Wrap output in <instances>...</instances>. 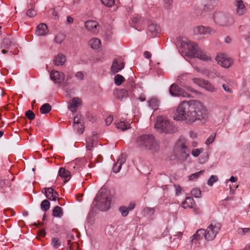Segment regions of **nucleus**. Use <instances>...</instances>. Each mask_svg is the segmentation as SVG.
Returning a JSON list of instances; mask_svg holds the SVG:
<instances>
[{
	"instance_id": "nucleus-1",
	"label": "nucleus",
	"mask_w": 250,
	"mask_h": 250,
	"mask_svg": "<svg viewBox=\"0 0 250 250\" xmlns=\"http://www.w3.org/2000/svg\"><path fill=\"white\" fill-rule=\"evenodd\" d=\"M201 104L197 101L183 102L179 105L177 109V115L174 119L178 121H184L187 123H192L196 121V118L192 114L196 111L202 110Z\"/></svg>"
},
{
	"instance_id": "nucleus-2",
	"label": "nucleus",
	"mask_w": 250,
	"mask_h": 250,
	"mask_svg": "<svg viewBox=\"0 0 250 250\" xmlns=\"http://www.w3.org/2000/svg\"><path fill=\"white\" fill-rule=\"evenodd\" d=\"M137 146L141 150H154L158 149V144L154 136L151 134L139 136L136 140Z\"/></svg>"
},
{
	"instance_id": "nucleus-3",
	"label": "nucleus",
	"mask_w": 250,
	"mask_h": 250,
	"mask_svg": "<svg viewBox=\"0 0 250 250\" xmlns=\"http://www.w3.org/2000/svg\"><path fill=\"white\" fill-rule=\"evenodd\" d=\"M212 19L214 23L221 27H227L232 25L234 22L233 16L229 13L218 11L215 12Z\"/></svg>"
},
{
	"instance_id": "nucleus-4",
	"label": "nucleus",
	"mask_w": 250,
	"mask_h": 250,
	"mask_svg": "<svg viewBox=\"0 0 250 250\" xmlns=\"http://www.w3.org/2000/svg\"><path fill=\"white\" fill-rule=\"evenodd\" d=\"M111 200L110 196L101 191H99L94 199V207L101 211H107L110 208Z\"/></svg>"
},
{
	"instance_id": "nucleus-5",
	"label": "nucleus",
	"mask_w": 250,
	"mask_h": 250,
	"mask_svg": "<svg viewBox=\"0 0 250 250\" xmlns=\"http://www.w3.org/2000/svg\"><path fill=\"white\" fill-rule=\"evenodd\" d=\"M155 127L160 132L173 133L178 131V128L166 118L159 117L155 124Z\"/></svg>"
},
{
	"instance_id": "nucleus-6",
	"label": "nucleus",
	"mask_w": 250,
	"mask_h": 250,
	"mask_svg": "<svg viewBox=\"0 0 250 250\" xmlns=\"http://www.w3.org/2000/svg\"><path fill=\"white\" fill-rule=\"evenodd\" d=\"M176 147L178 151V159L182 161H186L190 152L186 139L182 137H180L177 142Z\"/></svg>"
},
{
	"instance_id": "nucleus-7",
	"label": "nucleus",
	"mask_w": 250,
	"mask_h": 250,
	"mask_svg": "<svg viewBox=\"0 0 250 250\" xmlns=\"http://www.w3.org/2000/svg\"><path fill=\"white\" fill-rule=\"evenodd\" d=\"M188 49L189 54L192 57L197 58L201 60L207 61L210 59V58L208 56L198 47L197 43L191 42H188L187 43Z\"/></svg>"
},
{
	"instance_id": "nucleus-8",
	"label": "nucleus",
	"mask_w": 250,
	"mask_h": 250,
	"mask_svg": "<svg viewBox=\"0 0 250 250\" xmlns=\"http://www.w3.org/2000/svg\"><path fill=\"white\" fill-rule=\"evenodd\" d=\"M221 227V225L220 223L212 221L207 229H205L204 238L208 241L213 240L220 231Z\"/></svg>"
},
{
	"instance_id": "nucleus-9",
	"label": "nucleus",
	"mask_w": 250,
	"mask_h": 250,
	"mask_svg": "<svg viewBox=\"0 0 250 250\" xmlns=\"http://www.w3.org/2000/svg\"><path fill=\"white\" fill-rule=\"evenodd\" d=\"M169 93L172 96L190 97V95L176 84H172L169 88Z\"/></svg>"
},
{
	"instance_id": "nucleus-10",
	"label": "nucleus",
	"mask_w": 250,
	"mask_h": 250,
	"mask_svg": "<svg viewBox=\"0 0 250 250\" xmlns=\"http://www.w3.org/2000/svg\"><path fill=\"white\" fill-rule=\"evenodd\" d=\"M195 35H206L213 34L216 32L215 30L209 27L199 25L195 26L193 29Z\"/></svg>"
},
{
	"instance_id": "nucleus-11",
	"label": "nucleus",
	"mask_w": 250,
	"mask_h": 250,
	"mask_svg": "<svg viewBox=\"0 0 250 250\" xmlns=\"http://www.w3.org/2000/svg\"><path fill=\"white\" fill-rule=\"evenodd\" d=\"M215 60L219 64L226 68L229 67L232 64V61L224 54L217 56Z\"/></svg>"
},
{
	"instance_id": "nucleus-12",
	"label": "nucleus",
	"mask_w": 250,
	"mask_h": 250,
	"mask_svg": "<svg viewBox=\"0 0 250 250\" xmlns=\"http://www.w3.org/2000/svg\"><path fill=\"white\" fill-rule=\"evenodd\" d=\"M198 103L201 104V106L202 107V110L200 109L199 111H196V112H193L192 115L196 117V121L200 120L206 121L208 118V110L201 102L198 101Z\"/></svg>"
},
{
	"instance_id": "nucleus-13",
	"label": "nucleus",
	"mask_w": 250,
	"mask_h": 250,
	"mask_svg": "<svg viewBox=\"0 0 250 250\" xmlns=\"http://www.w3.org/2000/svg\"><path fill=\"white\" fill-rule=\"evenodd\" d=\"M50 77L55 83L61 84L64 80V75L63 73L58 71L52 70L50 74Z\"/></svg>"
},
{
	"instance_id": "nucleus-14",
	"label": "nucleus",
	"mask_w": 250,
	"mask_h": 250,
	"mask_svg": "<svg viewBox=\"0 0 250 250\" xmlns=\"http://www.w3.org/2000/svg\"><path fill=\"white\" fill-rule=\"evenodd\" d=\"M125 155L122 154L118 157L117 162L113 165L112 167L113 171L115 173L119 172L122 168V165L125 162Z\"/></svg>"
},
{
	"instance_id": "nucleus-15",
	"label": "nucleus",
	"mask_w": 250,
	"mask_h": 250,
	"mask_svg": "<svg viewBox=\"0 0 250 250\" xmlns=\"http://www.w3.org/2000/svg\"><path fill=\"white\" fill-rule=\"evenodd\" d=\"M125 67L124 63L122 62L117 59H114L111 67V71L112 73L115 74L121 71Z\"/></svg>"
},
{
	"instance_id": "nucleus-16",
	"label": "nucleus",
	"mask_w": 250,
	"mask_h": 250,
	"mask_svg": "<svg viewBox=\"0 0 250 250\" xmlns=\"http://www.w3.org/2000/svg\"><path fill=\"white\" fill-rule=\"evenodd\" d=\"M45 194L46 197L51 201H56L58 197V194L56 190L52 188H45Z\"/></svg>"
},
{
	"instance_id": "nucleus-17",
	"label": "nucleus",
	"mask_w": 250,
	"mask_h": 250,
	"mask_svg": "<svg viewBox=\"0 0 250 250\" xmlns=\"http://www.w3.org/2000/svg\"><path fill=\"white\" fill-rule=\"evenodd\" d=\"M234 4L236 7V11L238 15H243L246 13V8L242 0H235Z\"/></svg>"
},
{
	"instance_id": "nucleus-18",
	"label": "nucleus",
	"mask_w": 250,
	"mask_h": 250,
	"mask_svg": "<svg viewBox=\"0 0 250 250\" xmlns=\"http://www.w3.org/2000/svg\"><path fill=\"white\" fill-rule=\"evenodd\" d=\"M16 44V42L12 38H6L3 39L2 42L1 43V48L8 49L11 46H15Z\"/></svg>"
},
{
	"instance_id": "nucleus-19",
	"label": "nucleus",
	"mask_w": 250,
	"mask_h": 250,
	"mask_svg": "<svg viewBox=\"0 0 250 250\" xmlns=\"http://www.w3.org/2000/svg\"><path fill=\"white\" fill-rule=\"evenodd\" d=\"M98 23L95 21H88L85 22V27L91 32L95 33L97 31Z\"/></svg>"
},
{
	"instance_id": "nucleus-20",
	"label": "nucleus",
	"mask_w": 250,
	"mask_h": 250,
	"mask_svg": "<svg viewBox=\"0 0 250 250\" xmlns=\"http://www.w3.org/2000/svg\"><path fill=\"white\" fill-rule=\"evenodd\" d=\"M48 32L47 25L45 23H41L38 25L36 30V34L39 36L46 35Z\"/></svg>"
},
{
	"instance_id": "nucleus-21",
	"label": "nucleus",
	"mask_w": 250,
	"mask_h": 250,
	"mask_svg": "<svg viewBox=\"0 0 250 250\" xmlns=\"http://www.w3.org/2000/svg\"><path fill=\"white\" fill-rule=\"evenodd\" d=\"M58 173L59 176L64 179V183L68 182L71 177L70 172L63 167H60Z\"/></svg>"
},
{
	"instance_id": "nucleus-22",
	"label": "nucleus",
	"mask_w": 250,
	"mask_h": 250,
	"mask_svg": "<svg viewBox=\"0 0 250 250\" xmlns=\"http://www.w3.org/2000/svg\"><path fill=\"white\" fill-rule=\"evenodd\" d=\"M81 104V100L77 97H74L72 99V103L68 105V109L72 112H75Z\"/></svg>"
},
{
	"instance_id": "nucleus-23",
	"label": "nucleus",
	"mask_w": 250,
	"mask_h": 250,
	"mask_svg": "<svg viewBox=\"0 0 250 250\" xmlns=\"http://www.w3.org/2000/svg\"><path fill=\"white\" fill-rule=\"evenodd\" d=\"M114 94L116 98L120 101L126 99L128 95L127 90L124 89H117Z\"/></svg>"
},
{
	"instance_id": "nucleus-24",
	"label": "nucleus",
	"mask_w": 250,
	"mask_h": 250,
	"mask_svg": "<svg viewBox=\"0 0 250 250\" xmlns=\"http://www.w3.org/2000/svg\"><path fill=\"white\" fill-rule=\"evenodd\" d=\"M66 62V57L62 54L56 56L54 59V62L56 65H62Z\"/></svg>"
},
{
	"instance_id": "nucleus-25",
	"label": "nucleus",
	"mask_w": 250,
	"mask_h": 250,
	"mask_svg": "<svg viewBox=\"0 0 250 250\" xmlns=\"http://www.w3.org/2000/svg\"><path fill=\"white\" fill-rule=\"evenodd\" d=\"M148 30L152 35H156L160 32V29L156 23L151 22L148 25Z\"/></svg>"
},
{
	"instance_id": "nucleus-26",
	"label": "nucleus",
	"mask_w": 250,
	"mask_h": 250,
	"mask_svg": "<svg viewBox=\"0 0 250 250\" xmlns=\"http://www.w3.org/2000/svg\"><path fill=\"white\" fill-rule=\"evenodd\" d=\"M97 141L95 136L88 137L86 139V147L89 150H91L95 142Z\"/></svg>"
},
{
	"instance_id": "nucleus-27",
	"label": "nucleus",
	"mask_w": 250,
	"mask_h": 250,
	"mask_svg": "<svg viewBox=\"0 0 250 250\" xmlns=\"http://www.w3.org/2000/svg\"><path fill=\"white\" fill-rule=\"evenodd\" d=\"M205 232V230L204 229H201L197 230L196 233L192 236L191 241L193 242V240H199L200 239H202L203 237L204 238Z\"/></svg>"
},
{
	"instance_id": "nucleus-28",
	"label": "nucleus",
	"mask_w": 250,
	"mask_h": 250,
	"mask_svg": "<svg viewBox=\"0 0 250 250\" xmlns=\"http://www.w3.org/2000/svg\"><path fill=\"white\" fill-rule=\"evenodd\" d=\"M63 214L62 208L58 206H55L53 209L52 215L55 217L61 218Z\"/></svg>"
},
{
	"instance_id": "nucleus-29",
	"label": "nucleus",
	"mask_w": 250,
	"mask_h": 250,
	"mask_svg": "<svg viewBox=\"0 0 250 250\" xmlns=\"http://www.w3.org/2000/svg\"><path fill=\"white\" fill-rule=\"evenodd\" d=\"M89 44L93 49H99L101 46V41L97 38H93L89 41Z\"/></svg>"
},
{
	"instance_id": "nucleus-30",
	"label": "nucleus",
	"mask_w": 250,
	"mask_h": 250,
	"mask_svg": "<svg viewBox=\"0 0 250 250\" xmlns=\"http://www.w3.org/2000/svg\"><path fill=\"white\" fill-rule=\"evenodd\" d=\"M148 106L152 109L156 110L159 105V101L155 98H152L147 101Z\"/></svg>"
},
{
	"instance_id": "nucleus-31",
	"label": "nucleus",
	"mask_w": 250,
	"mask_h": 250,
	"mask_svg": "<svg viewBox=\"0 0 250 250\" xmlns=\"http://www.w3.org/2000/svg\"><path fill=\"white\" fill-rule=\"evenodd\" d=\"M193 13L194 14V16L196 18L202 16L203 14L202 6L201 5H195Z\"/></svg>"
},
{
	"instance_id": "nucleus-32",
	"label": "nucleus",
	"mask_w": 250,
	"mask_h": 250,
	"mask_svg": "<svg viewBox=\"0 0 250 250\" xmlns=\"http://www.w3.org/2000/svg\"><path fill=\"white\" fill-rule=\"evenodd\" d=\"M116 127L117 128L123 131H125L131 127L130 124L128 123H126L125 121H121L116 124Z\"/></svg>"
},
{
	"instance_id": "nucleus-33",
	"label": "nucleus",
	"mask_w": 250,
	"mask_h": 250,
	"mask_svg": "<svg viewBox=\"0 0 250 250\" xmlns=\"http://www.w3.org/2000/svg\"><path fill=\"white\" fill-rule=\"evenodd\" d=\"M193 202L194 200L192 197H187L185 201L183 202V207L184 208H192Z\"/></svg>"
},
{
	"instance_id": "nucleus-34",
	"label": "nucleus",
	"mask_w": 250,
	"mask_h": 250,
	"mask_svg": "<svg viewBox=\"0 0 250 250\" xmlns=\"http://www.w3.org/2000/svg\"><path fill=\"white\" fill-rule=\"evenodd\" d=\"M202 73L208 75L209 78L213 79L215 77H221V74L217 71L214 70L212 71L208 72V71H204L201 72Z\"/></svg>"
},
{
	"instance_id": "nucleus-35",
	"label": "nucleus",
	"mask_w": 250,
	"mask_h": 250,
	"mask_svg": "<svg viewBox=\"0 0 250 250\" xmlns=\"http://www.w3.org/2000/svg\"><path fill=\"white\" fill-rule=\"evenodd\" d=\"M51 106L48 103L44 104L40 107V111L42 114H46L48 113L51 111Z\"/></svg>"
},
{
	"instance_id": "nucleus-36",
	"label": "nucleus",
	"mask_w": 250,
	"mask_h": 250,
	"mask_svg": "<svg viewBox=\"0 0 250 250\" xmlns=\"http://www.w3.org/2000/svg\"><path fill=\"white\" fill-rule=\"evenodd\" d=\"M50 207V203L46 199L43 200L41 204V209L44 212L47 211L49 209Z\"/></svg>"
},
{
	"instance_id": "nucleus-37",
	"label": "nucleus",
	"mask_w": 250,
	"mask_h": 250,
	"mask_svg": "<svg viewBox=\"0 0 250 250\" xmlns=\"http://www.w3.org/2000/svg\"><path fill=\"white\" fill-rule=\"evenodd\" d=\"M125 81V78L120 74H117L114 77V83L116 85L120 86Z\"/></svg>"
},
{
	"instance_id": "nucleus-38",
	"label": "nucleus",
	"mask_w": 250,
	"mask_h": 250,
	"mask_svg": "<svg viewBox=\"0 0 250 250\" xmlns=\"http://www.w3.org/2000/svg\"><path fill=\"white\" fill-rule=\"evenodd\" d=\"M74 129L79 134H82L83 132L84 127L83 122L78 124L73 125Z\"/></svg>"
},
{
	"instance_id": "nucleus-39",
	"label": "nucleus",
	"mask_w": 250,
	"mask_h": 250,
	"mask_svg": "<svg viewBox=\"0 0 250 250\" xmlns=\"http://www.w3.org/2000/svg\"><path fill=\"white\" fill-rule=\"evenodd\" d=\"M202 87L209 91L213 92L215 90V87L208 81L205 80Z\"/></svg>"
},
{
	"instance_id": "nucleus-40",
	"label": "nucleus",
	"mask_w": 250,
	"mask_h": 250,
	"mask_svg": "<svg viewBox=\"0 0 250 250\" xmlns=\"http://www.w3.org/2000/svg\"><path fill=\"white\" fill-rule=\"evenodd\" d=\"M163 6L165 9L170 10L172 8L173 0H163Z\"/></svg>"
},
{
	"instance_id": "nucleus-41",
	"label": "nucleus",
	"mask_w": 250,
	"mask_h": 250,
	"mask_svg": "<svg viewBox=\"0 0 250 250\" xmlns=\"http://www.w3.org/2000/svg\"><path fill=\"white\" fill-rule=\"evenodd\" d=\"M65 39V36L63 34H59L56 36L54 39V42L58 44H61Z\"/></svg>"
},
{
	"instance_id": "nucleus-42",
	"label": "nucleus",
	"mask_w": 250,
	"mask_h": 250,
	"mask_svg": "<svg viewBox=\"0 0 250 250\" xmlns=\"http://www.w3.org/2000/svg\"><path fill=\"white\" fill-rule=\"evenodd\" d=\"M51 244L55 249H58L61 245V241L58 238H52L51 239Z\"/></svg>"
},
{
	"instance_id": "nucleus-43",
	"label": "nucleus",
	"mask_w": 250,
	"mask_h": 250,
	"mask_svg": "<svg viewBox=\"0 0 250 250\" xmlns=\"http://www.w3.org/2000/svg\"><path fill=\"white\" fill-rule=\"evenodd\" d=\"M144 215L150 216L154 213V209L153 208H146L143 211Z\"/></svg>"
},
{
	"instance_id": "nucleus-44",
	"label": "nucleus",
	"mask_w": 250,
	"mask_h": 250,
	"mask_svg": "<svg viewBox=\"0 0 250 250\" xmlns=\"http://www.w3.org/2000/svg\"><path fill=\"white\" fill-rule=\"evenodd\" d=\"M204 172V171L202 170L199 172L190 174V175L188 176V179L189 180H193L194 179H197L200 176V175L202 174Z\"/></svg>"
},
{
	"instance_id": "nucleus-45",
	"label": "nucleus",
	"mask_w": 250,
	"mask_h": 250,
	"mask_svg": "<svg viewBox=\"0 0 250 250\" xmlns=\"http://www.w3.org/2000/svg\"><path fill=\"white\" fill-rule=\"evenodd\" d=\"M201 194V190L197 188H193L191 191V194L195 198L200 197Z\"/></svg>"
},
{
	"instance_id": "nucleus-46",
	"label": "nucleus",
	"mask_w": 250,
	"mask_h": 250,
	"mask_svg": "<svg viewBox=\"0 0 250 250\" xmlns=\"http://www.w3.org/2000/svg\"><path fill=\"white\" fill-rule=\"evenodd\" d=\"M119 211L121 213L122 215L124 217L126 216L129 212L128 208L125 206L121 207L119 208Z\"/></svg>"
},
{
	"instance_id": "nucleus-47",
	"label": "nucleus",
	"mask_w": 250,
	"mask_h": 250,
	"mask_svg": "<svg viewBox=\"0 0 250 250\" xmlns=\"http://www.w3.org/2000/svg\"><path fill=\"white\" fill-rule=\"evenodd\" d=\"M218 177L215 175H211L208 181V184L209 186H213V184L218 181Z\"/></svg>"
},
{
	"instance_id": "nucleus-48",
	"label": "nucleus",
	"mask_w": 250,
	"mask_h": 250,
	"mask_svg": "<svg viewBox=\"0 0 250 250\" xmlns=\"http://www.w3.org/2000/svg\"><path fill=\"white\" fill-rule=\"evenodd\" d=\"M25 115L27 118H28L30 120H33L35 118V114L31 110H27L25 113Z\"/></svg>"
},
{
	"instance_id": "nucleus-49",
	"label": "nucleus",
	"mask_w": 250,
	"mask_h": 250,
	"mask_svg": "<svg viewBox=\"0 0 250 250\" xmlns=\"http://www.w3.org/2000/svg\"><path fill=\"white\" fill-rule=\"evenodd\" d=\"M102 4L107 7H111L115 3L114 0H100Z\"/></svg>"
},
{
	"instance_id": "nucleus-50",
	"label": "nucleus",
	"mask_w": 250,
	"mask_h": 250,
	"mask_svg": "<svg viewBox=\"0 0 250 250\" xmlns=\"http://www.w3.org/2000/svg\"><path fill=\"white\" fill-rule=\"evenodd\" d=\"M192 81L194 83L198 84L200 86L202 87L205 80L201 78H195L192 79Z\"/></svg>"
},
{
	"instance_id": "nucleus-51",
	"label": "nucleus",
	"mask_w": 250,
	"mask_h": 250,
	"mask_svg": "<svg viewBox=\"0 0 250 250\" xmlns=\"http://www.w3.org/2000/svg\"><path fill=\"white\" fill-rule=\"evenodd\" d=\"M216 137V134L212 133L211 134L209 137L206 140V144L208 146L211 144L214 140Z\"/></svg>"
},
{
	"instance_id": "nucleus-52",
	"label": "nucleus",
	"mask_w": 250,
	"mask_h": 250,
	"mask_svg": "<svg viewBox=\"0 0 250 250\" xmlns=\"http://www.w3.org/2000/svg\"><path fill=\"white\" fill-rule=\"evenodd\" d=\"M203 151V148H197V149H194L192 150L191 152L192 155L195 157H198L200 154H201Z\"/></svg>"
},
{
	"instance_id": "nucleus-53",
	"label": "nucleus",
	"mask_w": 250,
	"mask_h": 250,
	"mask_svg": "<svg viewBox=\"0 0 250 250\" xmlns=\"http://www.w3.org/2000/svg\"><path fill=\"white\" fill-rule=\"evenodd\" d=\"M37 15L36 11L33 8L29 9L26 12V15L30 17H34Z\"/></svg>"
},
{
	"instance_id": "nucleus-54",
	"label": "nucleus",
	"mask_w": 250,
	"mask_h": 250,
	"mask_svg": "<svg viewBox=\"0 0 250 250\" xmlns=\"http://www.w3.org/2000/svg\"><path fill=\"white\" fill-rule=\"evenodd\" d=\"M9 184V182L6 179H0V188L3 189L6 188Z\"/></svg>"
},
{
	"instance_id": "nucleus-55",
	"label": "nucleus",
	"mask_w": 250,
	"mask_h": 250,
	"mask_svg": "<svg viewBox=\"0 0 250 250\" xmlns=\"http://www.w3.org/2000/svg\"><path fill=\"white\" fill-rule=\"evenodd\" d=\"M75 76L77 78V79L79 81H82V80H83V78H84L83 73L82 71L77 72L75 74Z\"/></svg>"
},
{
	"instance_id": "nucleus-56",
	"label": "nucleus",
	"mask_w": 250,
	"mask_h": 250,
	"mask_svg": "<svg viewBox=\"0 0 250 250\" xmlns=\"http://www.w3.org/2000/svg\"><path fill=\"white\" fill-rule=\"evenodd\" d=\"M249 230H250V228H244V229H239L238 230V233L239 234L245 235L246 234Z\"/></svg>"
},
{
	"instance_id": "nucleus-57",
	"label": "nucleus",
	"mask_w": 250,
	"mask_h": 250,
	"mask_svg": "<svg viewBox=\"0 0 250 250\" xmlns=\"http://www.w3.org/2000/svg\"><path fill=\"white\" fill-rule=\"evenodd\" d=\"M81 115L80 114H77L75 117L74 118V121H73V125L75 124H78L79 123H82L81 121Z\"/></svg>"
},
{
	"instance_id": "nucleus-58",
	"label": "nucleus",
	"mask_w": 250,
	"mask_h": 250,
	"mask_svg": "<svg viewBox=\"0 0 250 250\" xmlns=\"http://www.w3.org/2000/svg\"><path fill=\"white\" fill-rule=\"evenodd\" d=\"M222 88L226 92L229 93H232V89L229 87V86L227 84H223L222 85Z\"/></svg>"
},
{
	"instance_id": "nucleus-59",
	"label": "nucleus",
	"mask_w": 250,
	"mask_h": 250,
	"mask_svg": "<svg viewBox=\"0 0 250 250\" xmlns=\"http://www.w3.org/2000/svg\"><path fill=\"white\" fill-rule=\"evenodd\" d=\"M113 120V117L112 116H109L105 120V123L107 125H108L111 124Z\"/></svg>"
},
{
	"instance_id": "nucleus-60",
	"label": "nucleus",
	"mask_w": 250,
	"mask_h": 250,
	"mask_svg": "<svg viewBox=\"0 0 250 250\" xmlns=\"http://www.w3.org/2000/svg\"><path fill=\"white\" fill-rule=\"evenodd\" d=\"M112 33L110 30L106 31L105 33V36L107 40H108L111 38Z\"/></svg>"
},
{
	"instance_id": "nucleus-61",
	"label": "nucleus",
	"mask_w": 250,
	"mask_h": 250,
	"mask_svg": "<svg viewBox=\"0 0 250 250\" xmlns=\"http://www.w3.org/2000/svg\"><path fill=\"white\" fill-rule=\"evenodd\" d=\"M135 204L133 203H130L128 207H127V208H128V210L129 211V210H131L132 209H133L135 208Z\"/></svg>"
},
{
	"instance_id": "nucleus-62",
	"label": "nucleus",
	"mask_w": 250,
	"mask_h": 250,
	"mask_svg": "<svg viewBox=\"0 0 250 250\" xmlns=\"http://www.w3.org/2000/svg\"><path fill=\"white\" fill-rule=\"evenodd\" d=\"M144 56L146 58V59H149L151 57V54L150 53L148 52V51H145L144 53Z\"/></svg>"
},
{
	"instance_id": "nucleus-63",
	"label": "nucleus",
	"mask_w": 250,
	"mask_h": 250,
	"mask_svg": "<svg viewBox=\"0 0 250 250\" xmlns=\"http://www.w3.org/2000/svg\"><path fill=\"white\" fill-rule=\"evenodd\" d=\"M67 21L68 23L71 24L73 22V19L71 17L69 16L67 17Z\"/></svg>"
},
{
	"instance_id": "nucleus-64",
	"label": "nucleus",
	"mask_w": 250,
	"mask_h": 250,
	"mask_svg": "<svg viewBox=\"0 0 250 250\" xmlns=\"http://www.w3.org/2000/svg\"><path fill=\"white\" fill-rule=\"evenodd\" d=\"M140 19L139 17H133L132 19V22L134 23H136L139 21Z\"/></svg>"
}]
</instances>
